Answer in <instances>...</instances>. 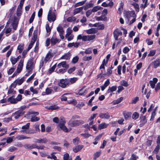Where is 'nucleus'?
<instances>
[{
  "label": "nucleus",
  "instance_id": "nucleus-9",
  "mask_svg": "<svg viewBox=\"0 0 160 160\" xmlns=\"http://www.w3.org/2000/svg\"><path fill=\"white\" fill-rule=\"evenodd\" d=\"M23 62L24 59H22L20 61L16 70L19 73L22 70L23 67Z\"/></svg>",
  "mask_w": 160,
  "mask_h": 160
},
{
  "label": "nucleus",
  "instance_id": "nucleus-62",
  "mask_svg": "<svg viewBox=\"0 0 160 160\" xmlns=\"http://www.w3.org/2000/svg\"><path fill=\"white\" fill-rule=\"evenodd\" d=\"M69 155L68 153H66L64 155V160H71V159H69Z\"/></svg>",
  "mask_w": 160,
  "mask_h": 160
},
{
  "label": "nucleus",
  "instance_id": "nucleus-10",
  "mask_svg": "<svg viewBox=\"0 0 160 160\" xmlns=\"http://www.w3.org/2000/svg\"><path fill=\"white\" fill-rule=\"evenodd\" d=\"M99 116L102 119H109L110 117V116L109 115L108 113H105L103 112L100 113L99 115Z\"/></svg>",
  "mask_w": 160,
  "mask_h": 160
},
{
  "label": "nucleus",
  "instance_id": "nucleus-58",
  "mask_svg": "<svg viewBox=\"0 0 160 160\" xmlns=\"http://www.w3.org/2000/svg\"><path fill=\"white\" fill-rule=\"evenodd\" d=\"M45 63V62L44 61V59L43 58H42V60H41L40 65H39V68H41L42 67Z\"/></svg>",
  "mask_w": 160,
  "mask_h": 160
},
{
  "label": "nucleus",
  "instance_id": "nucleus-44",
  "mask_svg": "<svg viewBox=\"0 0 160 160\" xmlns=\"http://www.w3.org/2000/svg\"><path fill=\"white\" fill-rule=\"evenodd\" d=\"M79 142V139L77 137L76 138L73 139V142L75 145H77L78 144Z\"/></svg>",
  "mask_w": 160,
  "mask_h": 160
},
{
  "label": "nucleus",
  "instance_id": "nucleus-36",
  "mask_svg": "<svg viewBox=\"0 0 160 160\" xmlns=\"http://www.w3.org/2000/svg\"><path fill=\"white\" fill-rule=\"evenodd\" d=\"M10 61L12 62V65H14L18 61L16 58H15L13 57H11L10 58Z\"/></svg>",
  "mask_w": 160,
  "mask_h": 160
},
{
  "label": "nucleus",
  "instance_id": "nucleus-57",
  "mask_svg": "<svg viewBox=\"0 0 160 160\" xmlns=\"http://www.w3.org/2000/svg\"><path fill=\"white\" fill-rule=\"evenodd\" d=\"M12 137H8L7 138L6 142L7 143H9L12 142L13 141Z\"/></svg>",
  "mask_w": 160,
  "mask_h": 160
},
{
  "label": "nucleus",
  "instance_id": "nucleus-24",
  "mask_svg": "<svg viewBox=\"0 0 160 160\" xmlns=\"http://www.w3.org/2000/svg\"><path fill=\"white\" fill-rule=\"evenodd\" d=\"M71 54L70 53L68 52L65 53L64 55L62 56L61 58V59H65L66 60L69 59L71 57Z\"/></svg>",
  "mask_w": 160,
  "mask_h": 160
},
{
  "label": "nucleus",
  "instance_id": "nucleus-32",
  "mask_svg": "<svg viewBox=\"0 0 160 160\" xmlns=\"http://www.w3.org/2000/svg\"><path fill=\"white\" fill-rule=\"evenodd\" d=\"M60 128L64 132H67L69 131L68 129L64 125H61L59 126Z\"/></svg>",
  "mask_w": 160,
  "mask_h": 160
},
{
  "label": "nucleus",
  "instance_id": "nucleus-42",
  "mask_svg": "<svg viewBox=\"0 0 160 160\" xmlns=\"http://www.w3.org/2000/svg\"><path fill=\"white\" fill-rule=\"evenodd\" d=\"M56 68V65H54L53 66H52L48 70V73L49 74H50L52 72L54 71L55 68Z\"/></svg>",
  "mask_w": 160,
  "mask_h": 160
},
{
  "label": "nucleus",
  "instance_id": "nucleus-20",
  "mask_svg": "<svg viewBox=\"0 0 160 160\" xmlns=\"http://www.w3.org/2000/svg\"><path fill=\"white\" fill-rule=\"evenodd\" d=\"M94 5L93 3H87L86 5L83 6L82 7L83 9L85 10H86L89 8H90L93 7Z\"/></svg>",
  "mask_w": 160,
  "mask_h": 160
},
{
  "label": "nucleus",
  "instance_id": "nucleus-26",
  "mask_svg": "<svg viewBox=\"0 0 160 160\" xmlns=\"http://www.w3.org/2000/svg\"><path fill=\"white\" fill-rule=\"evenodd\" d=\"M25 78L24 77H23L21 79H16L15 81L17 84L19 85H21L24 81Z\"/></svg>",
  "mask_w": 160,
  "mask_h": 160
},
{
  "label": "nucleus",
  "instance_id": "nucleus-7",
  "mask_svg": "<svg viewBox=\"0 0 160 160\" xmlns=\"http://www.w3.org/2000/svg\"><path fill=\"white\" fill-rule=\"evenodd\" d=\"M113 36L115 39L116 40L118 39V36H121L122 33V32L118 29H116L113 32Z\"/></svg>",
  "mask_w": 160,
  "mask_h": 160
},
{
  "label": "nucleus",
  "instance_id": "nucleus-46",
  "mask_svg": "<svg viewBox=\"0 0 160 160\" xmlns=\"http://www.w3.org/2000/svg\"><path fill=\"white\" fill-rule=\"evenodd\" d=\"M30 123H28L26 125L22 127V128L23 130H26L29 128Z\"/></svg>",
  "mask_w": 160,
  "mask_h": 160
},
{
  "label": "nucleus",
  "instance_id": "nucleus-45",
  "mask_svg": "<svg viewBox=\"0 0 160 160\" xmlns=\"http://www.w3.org/2000/svg\"><path fill=\"white\" fill-rule=\"evenodd\" d=\"M123 4L122 3H121L119 8L118 9V13L120 14L121 12V11L123 9Z\"/></svg>",
  "mask_w": 160,
  "mask_h": 160
},
{
  "label": "nucleus",
  "instance_id": "nucleus-22",
  "mask_svg": "<svg viewBox=\"0 0 160 160\" xmlns=\"http://www.w3.org/2000/svg\"><path fill=\"white\" fill-rule=\"evenodd\" d=\"M37 37V31H34L33 33V36L32 38L31 41L30 42V43L32 44L33 45L34 43L35 42L36 40Z\"/></svg>",
  "mask_w": 160,
  "mask_h": 160
},
{
  "label": "nucleus",
  "instance_id": "nucleus-28",
  "mask_svg": "<svg viewBox=\"0 0 160 160\" xmlns=\"http://www.w3.org/2000/svg\"><path fill=\"white\" fill-rule=\"evenodd\" d=\"M52 55L50 52H48L46 55L45 58L44 59L45 63H46L50 59Z\"/></svg>",
  "mask_w": 160,
  "mask_h": 160
},
{
  "label": "nucleus",
  "instance_id": "nucleus-60",
  "mask_svg": "<svg viewBox=\"0 0 160 160\" xmlns=\"http://www.w3.org/2000/svg\"><path fill=\"white\" fill-rule=\"evenodd\" d=\"M17 149V148L14 146H12L10 147L8 149V151L10 152H12Z\"/></svg>",
  "mask_w": 160,
  "mask_h": 160
},
{
  "label": "nucleus",
  "instance_id": "nucleus-50",
  "mask_svg": "<svg viewBox=\"0 0 160 160\" xmlns=\"http://www.w3.org/2000/svg\"><path fill=\"white\" fill-rule=\"evenodd\" d=\"M78 56H76L73 58L72 61V63H76L78 61Z\"/></svg>",
  "mask_w": 160,
  "mask_h": 160
},
{
  "label": "nucleus",
  "instance_id": "nucleus-31",
  "mask_svg": "<svg viewBox=\"0 0 160 160\" xmlns=\"http://www.w3.org/2000/svg\"><path fill=\"white\" fill-rule=\"evenodd\" d=\"M83 9L82 7L76 8L74 10V14H76L80 12Z\"/></svg>",
  "mask_w": 160,
  "mask_h": 160
},
{
  "label": "nucleus",
  "instance_id": "nucleus-41",
  "mask_svg": "<svg viewBox=\"0 0 160 160\" xmlns=\"http://www.w3.org/2000/svg\"><path fill=\"white\" fill-rule=\"evenodd\" d=\"M132 5L134 6L136 11L137 12H138L139 11V8L138 5V4L136 3H133L132 4Z\"/></svg>",
  "mask_w": 160,
  "mask_h": 160
},
{
  "label": "nucleus",
  "instance_id": "nucleus-49",
  "mask_svg": "<svg viewBox=\"0 0 160 160\" xmlns=\"http://www.w3.org/2000/svg\"><path fill=\"white\" fill-rule=\"evenodd\" d=\"M36 75V73H33L31 76L26 81L27 82H29L34 78Z\"/></svg>",
  "mask_w": 160,
  "mask_h": 160
},
{
  "label": "nucleus",
  "instance_id": "nucleus-1",
  "mask_svg": "<svg viewBox=\"0 0 160 160\" xmlns=\"http://www.w3.org/2000/svg\"><path fill=\"white\" fill-rule=\"evenodd\" d=\"M52 8L51 7L48 15V20L50 22H54L56 19V15L54 12H52Z\"/></svg>",
  "mask_w": 160,
  "mask_h": 160
},
{
  "label": "nucleus",
  "instance_id": "nucleus-8",
  "mask_svg": "<svg viewBox=\"0 0 160 160\" xmlns=\"http://www.w3.org/2000/svg\"><path fill=\"white\" fill-rule=\"evenodd\" d=\"M57 30L59 32V36L62 39H63L64 37L63 36V33L64 32V31L63 30L62 27L59 25L57 28Z\"/></svg>",
  "mask_w": 160,
  "mask_h": 160
},
{
  "label": "nucleus",
  "instance_id": "nucleus-29",
  "mask_svg": "<svg viewBox=\"0 0 160 160\" xmlns=\"http://www.w3.org/2000/svg\"><path fill=\"white\" fill-rule=\"evenodd\" d=\"M117 88L116 86H113L112 87H109L108 90V92L111 93L115 91Z\"/></svg>",
  "mask_w": 160,
  "mask_h": 160
},
{
  "label": "nucleus",
  "instance_id": "nucleus-61",
  "mask_svg": "<svg viewBox=\"0 0 160 160\" xmlns=\"http://www.w3.org/2000/svg\"><path fill=\"white\" fill-rule=\"evenodd\" d=\"M92 57L91 56L89 57L85 56L83 58V60L85 61H88L92 59Z\"/></svg>",
  "mask_w": 160,
  "mask_h": 160
},
{
  "label": "nucleus",
  "instance_id": "nucleus-39",
  "mask_svg": "<svg viewBox=\"0 0 160 160\" xmlns=\"http://www.w3.org/2000/svg\"><path fill=\"white\" fill-rule=\"evenodd\" d=\"M139 116V114L137 112H134L132 115V119L136 120L137 119Z\"/></svg>",
  "mask_w": 160,
  "mask_h": 160
},
{
  "label": "nucleus",
  "instance_id": "nucleus-23",
  "mask_svg": "<svg viewBox=\"0 0 160 160\" xmlns=\"http://www.w3.org/2000/svg\"><path fill=\"white\" fill-rule=\"evenodd\" d=\"M16 138L18 140H21L24 139L30 138L26 137L23 135H18Z\"/></svg>",
  "mask_w": 160,
  "mask_h": 160
},
{
  "label": "nucleus",
  "instance_id": "nucleus-51",
  "mask_svg": "<svg viewBox=\"0 0 160 160\" xmlns=\"http://www.w3.org/2000/svg\"><path fill=\"white\" fill-rule=\"evenodd\" d=\"M160 148V145L159 144H157V146L155 148L154 150L153 151V153H157L159 151Z\"/></svg>",
  "mask_w": 160,
  "mask_h": 160
},
{
  "label": "nucleus",
  "instance_id": "nucleus-63",
  "mask_svg": "<svg viewBox=\"0 0 160 160\" xmlns=\"http://www.w3.org/2000/svg\"><path fill=\"white\" fill-rule=\"evenodd\" d=\"M77 80V78H71L69 81V82L71 83H73L75 82Z\"/></svg>",
  "mask_w": 160,
  "mask_h": 160
},
{
  "label": "nucleus",
  "instance_id": "nucleus-16",
  "mask_svg": "<svg viewBox=\"0 0 160 160\" xmlns=\"http://www.w3.org/2000/svg\"><path fill=\"white\" fill-rule=\"evenodd\" d=\"M57 67L58 68H60L62 67L67 68H68V66L66 64V62L65 61H64L59 63Z\"/></svg>",
  "mask_w": 160,
  "mask_h": 160
},
{
  "label": "nucleus",
  "instance_id": "nucleus-11",
  "mask_svg": "<svg viewBox=\"0 0 160 160\" xmlns=\"http://www.w3.org/2000/svg\"><path fill=\"white\" fill-rule=\"evenodd\" d=\"M60 41V39L54 37H52L50 39L51 44L52 45H55Z\"/></svg>",
  "mask_w": 160,
  "mask_h": 160
},
{
  "label": "nucleus",
  "instance_id": "nucleus-47",
  "mask_svg": "<svg viewBox=\"0 0 160 160\" xmlns=\"http://www.w3.org/2000/svg\"><path fill=\"white\" fill-rule=\"evenodd\" d=\"M23 147L26 149H31V144H26L23 145Z\"/></svg>",
  "mask_w": 160,
  "mask_h": 160
},
{
  "label": "nucleus",
  "instance_id": "nucleus-48",
  "mask_svg": "<svg viewBox=\"0 0 160 160\" xmlns=\"http://www.w3.org/2000/svg\"><path fill=\"white\" fill-rule=\"evenodd\" d=\"M101 153V152H96L94 155V159H95L97 158H98L99 156Z\"/></svg>",
  "mask_w": 160,
  "mask_h": 160
},
{
  "label": "nucleus",
  "instance_id": "nucleus-52",
  "mask_svg": "<svg viewBox=\"0 0 160 160\" xmlns=\"http://www.w3.org/2000/svg\"><path fill=\"white\" fill-rule=\"evenodd\" d=\"M15 69V68H11L8 71V75L12 74L14 71Z\"/></svg>",
  "mask_w": 160,
  "mask_h": 160
},
{
  "label": "nucleus",
  "instance_id": "nucleus-54",
  "mask_svg": "<svg viewBox=\"0 0 160 160\" xmlns=\"http://www.w3.org/2000/svg\"><path fill=\"white\" fill-rule=\"evenodd\" d=\"M52 90L50 88H47L46 90V93L47 94H49L52 93Z\"/></svg>",
  "mask_w": 160,
  "mask_h": 160
},
{
  "label": "nucleus",
  "instance_id": "nucleus-13",
  "mask_svg": "<svg viewBox=\"0 0 160 160\" xmlns=\"http://www.w3.org/2000/svg\"><path fill=\"white\" fill-rule=\"evenodd\" d=\"M97 32V29L95 28H91L87 30L86 31L87 33L88 34H95Z\"/></svg>",
  "mask_w": 160,
  "mask_h": 160
},
{
  "label": "nucleus",
  "instance_id": "nucleus-5",
  "mask_svg": "<svg viewBox=\"0 0 160 160\" xmlns=\"http://www.w3.org/2000/svg\"><path fill=\"white\" fill-rule=\"evenodd\" d=\"M95 34L92 35H83V41L84 42L90 41L93 40L96 37Z\"/></svg>",
  "mask_w": 160,
  "mask_h": 160
},
{
  "label": "nucleus",
  "instance_id": "nucleus-30",
  "mask_svg": "<svg viewBox=\"0 0 160 160\" xmlns=\"http://www.w3.org/2000/svg\"><path fill=\"white\" fill-rule=\"evenodd\" d=\"M123 100V98L121 97L116 100L113 101L112 103L113 105H115L120 103Z\"/></svg>",
  "mask_w": 160,
  "mask_h": 160
},
{
  "label": "nucleus",
  "instance_id": "nucleus-6",
  "mask_svg": "<svg viewBox=\"0 0 160 160\" xmlns=\"http://www.w3.org/2000/svg\"><path fill=\"white\" fill-rule=\"evenodd\" d=\"M24 113V111H22L21 110H19L18 111L13 113L12 114V116H14V118L15 119H18Z\"/></svg>",
  "mask_w": 160,
  "mask_h": 160
},
{
  "label": "nucleus",
  "instance_id": "nucleus-40",
  "mask_svg": "<svg viewBox=\"0 0 160 160\" xmlns=\"http://www.w3.org/2000/svg\"><path fill=\"white\" fill-rule=\"evenodd\" d=\"M39 120V118L36 116H32L31 121L32 122H36Z\"/></svg>",
  "mask_w": 160,
  "mask_h": 160
},
{
  "label": "nucleus",
  "instance_id": "nucleus-14",
  "mask_svg": "<svg viewBox=\"0 0 160 160\" xmlns=\"http://www.w3.org/2000/svg\"><path fill=\"white\" fill-rule=\"evenodd\" d=\"M141 121L140 125L141 127L143 126L147 122L145 116H141L140 117Z\"/></svg>",
  "mask_w": 160,
  "mask_h": 160
},
{
  "label": "nucleus",
  "instance_id": "nucleus-12",
  "mask_svg": "<svg viewBox=\"0 0 160 160\" xmlns=\"http://www.w3.org/2000/svg\"><path fill=\"white\" fill-rule=\"evenodd\" d=\"M152 65L154 68H156L160 66V60L158 58L152 62Z\"/></svg>",
  "mask_w": 160,
  "mask_h": 160
},
{
  "label": "nucleus",
  "instance_id": "nucleus-19",
  "mask_svg": "<svg viewBox=\"0 0 160 160\" xmlns=\"http://www.w3.org/2000/svg\"><path fill=\"white\" fill-rule=\"evenodd\" d=\"M7 101L10 102L11 103L15 104L17 103L15 98H14V96H11L7 99Z\"/></svg>",
  "mask_w": 160,
  "mask_h": 160
},
{
  "label": "nucleus",
  "instance_id": "nucleus-59",
  "mask_svg": "<svg viewBox=\"0 0 160 160\" xmlns=\"http://www.w3.org/2000/svg\"><path fill=\"white\" fill-rule=\"evenodd\" d=\"M31 91L34 94H37L38 93V91L35 89H34L32 87H31L30 88Z\"/></svg>",
  "mask_w": 160,
  "mask_h": 160
},
{
  "label": "nucleus",
  "instance_id": "nucleus-4",
  "mask_svg": "<svg viewBox=\"0 0 160 160\" xmlns=\"http://www.w3.org/2000/svg\"><path fill=\"white\" fill-rule=\"evenodd\" d=\"M69 81L67 79H62L60 80V82L58 83V85L59 86L64 88L68 86L69 84Z\"/></svg>",
  "mask_w": 160,
  "mask_h": 160
},
{
  "label": "nucleus",
  "instance_id": "nucleus-33",
  "mask_svg": "<svg viewBox=\"0 0 160 160\" xmlns=\"http://www.w3.org/2000/svg\"><path fill=\"white\" fill-rule=\"evenodd\" d=\"M66 122L65 121V118L63 117H60V120H59V126H61V125H64Z\"/></svg>",
  "mask_w": 160,
  "mask_h": 160
},
{
  "label": "nucleus",
  "instance_id": "nucleus-25",
  "mask_svg": "<svg viewBox=\"0 0 160 160\" xmlns=\"http://www.w3.org/2000/svg\"><path fill=\"white\" fill-rule=\"evenodd\" d=\"M108 125V124H107L105 123H102L99 124L98 126V129L100 130L106 128Z\"/></svg>",
  "mask_w": 160,
  "mask_h": 160
},
{
  "label": "nucleus",
  "instance_id": "nucleus-35",
  "mask_svg": "<svg viewBox=\"0 0 160 160\" xmlns=\"http://www.w3.org/2000/svg\"><path fill=\"white\" fill-rule=\"evenodd\" d=\"M102 8L100 6H97L94 7L91 10L93 12H94L100 10Z\"/></svg>",
  "mask_w": 160,
  "mask_h": 160
},
{
  "label": "nucleus",
  "instance_id": "nucleus-27",
  "mask_svg": "<svg viewBox=\"0 0 160 160\" xmlns=\"http://www.w3.org/2000/svg\"><path fill=\"white\" fill-rule=\"evenodd\" d=\"M87 93V89L83 87L79 91L78 93L79 95H82Z\"/></svg>",
  "mask_w": 160,
  "mask_h": 160
},
{
  "label": "nucleus",
  "instance_id": "nucleus-55",
  "mask_svg": "<svg viewBox=\"0 0 160 160\" xmlns=\"http://www.w3.org/2000/svg\"><path fill=\"white\" fill-rule=\"evenodd\" d=\"M24 1H20L19 5L18 6L17 9H22V6Z\"/></svg>",
  "mask_w": 160,
  "mask_h": 160
},
{
  "label": "nucleus",
  "instance_id": "nucleus-56",
  "mask_svg": "<svg viewBox=\"0 0 160 160\" xmlns=\"http://www.w3.org/2000/svg\"><path fill=\"white\" fill-rule=\"evenodd\" d=\"M17 102L20 101L22 99V95L21 94H19L15 98Z\"/></svg>",
  "mask_w": 160,
  "mask_h": 160
},
{
  "label": "nucleus",
  "instance_id": "nucleus-17",
  "mask_svg": "<svg viewBox=\"0 0 160 160\" xmlns=\"http://www.w3.org/2000/svg\"><path fill=\"white\" fill-rule=\"evenodd\" d=\"M158 79L156 78H154L153 79V80L150 81L149 82V83L151 87L152 88H155V85L157 82Z\"/></svg>",
  "mask_w": 160,
  "mask_h": 160
},
{
  "label": "nucleus",
  "instance_id": "nucleus-53",
  "mask_svg": "<svg viewBox=\"0 0 160 160\" xmlns=\"http://www.w3.org/2000/svg\"><path fill=\"white\" fill-rule=\"evenodd\" d=\"M68 93H65L63 94L61 97V101H66L67 100V98L65 96V95H67Z\"/></svg>",
  "mask_w": 160,
  "mask_h": 160
},
{
  "label": "nucleus",
  "instance_id": "nucleus-43",
  "mask_svg": "<svg viewBox=\"0 0 160 160\" xmlns=\"http://www.w3.org/2000/svg\"><path fill=\"white\" fill-rule=\"evenodd\" d=\"M35 12H34L32 14L31 18H30L29 22L30 23H31L33 21V20L35 16Z\"/></svg>",
  "mask_w": 160,
  "mask_h": 160
},
{
  "label": "nucleus",
  "instance_id": "nucleus-38",
  "mask_svg": "<svg viewBox=\"0 0 160 160\" xmlns=\"http://www.w3.org/2000/svg\"><path fill=\"white\" fill-rule=\"evenodd\" d=\"M23 44H20L18 45V50H19V53H21L22 52L23 49Z\"/></svg>",
  "mask_w": 160,
  "mask_h": 160
},
{
  "label": "nucleus",
  "instance_id": "nucleus-2",
  "mask_svg": "<svg viewBox=\"0 0 160 160\" xmlns=\"http://www.w3.org/2000/svg\"><path fill=\"white\" fill-rule=\"evenodd\" d=\"M84 123V121L82 120L73 121L71 120L68 122V124L71 127H75L80 125Z\"/></svg>",
  "mask_w": 160,
  "mask_h": 160
},
{
  "label": "nucleus",
  "instance_id": "nucleus-15",
  "mask_svg": "<svg viewBox=\"0 0 160 160\" xmlns=\"http://www.w3.org/2000/svg\"><path fill=\"white\" fill-rule=\"evenodd\" d=\"M83 147V145H79L74 147L73 148V150L74 152L76 153L81 150Z\"/></svg>",
  "mask_w": 160,
  "mask_h": 160
},
{
  "label": "nucleus",
  "instance_id": "nucleus-18",
  "mask_svg": "<svg viewBox=\"0 0 160 160\" xmlns=\"http://www.w3.org/2000/svg\"><path fill=\"white\" fill-rule=\"evenodd\" d=\"M48 141V140L46 138H39L36 139L35 142L39 143H46Z\"/></svg>",
  "mask_w": 160,
  "mask_h": 160
},
{
  "label": "nucleus",
  "instance_id": "nucleus-37",
  "mask_svg": "<svg viewBox=\"0 0 160 160\" xmlns=\"http://www.w3.org/2000/svg\"><path fill=\"white\" fill-rule=\"evenodd\" d=\"M45 27L47 33L48 34V35H49L50 33L51 28L49 27V24L48 23L46 25Z\"/></svg>",
  "mask_w": 160,
  "mask_h": 160
},
{
  "label": "nucleus",
  "instance_id": "nucleus-3",
  "mask_svg": "<svg viewBox=\"0 0 160 160\" xmlns=\"http://www.w3.org/2000/svg\"><path fill=\"white\" fill-rule=\"evenodd\" d=\"M34 67V64L33 60L30 59L28 60L26 67L27 70L32 71Z\"/></svg>",
  "mask_w": 160,
  "mask_h": 160
},
{
  "label": "nucleus",
  "instance_id": "nucleus-34",
  "mask_svg": "<svg viewBox=\"0 0 160 160\" xmlns=\"http://www.w3.org/2000/svg\"><path fill=\"white\" fill-rule=\"evenodd\" d=\"M86 1V0H85L81 2H77L75 4L74 7H77L79 6L83 5L85 3Z\"/></svg>",
  "mask_w": 160,
  "mask_h": 160
},
{
  "label": "nucleus",
  "instance_id": "nucleus-21",
  "mask_svg": "<svg viewBox=\"0 0 160 160\" xmlns=\"http://www.w3.org/2000/svg\"><path fill=\"white\" fill-rule=\"evenodd\" d=\"M123 114L124 115L125 119L126 120H127L130 118L131 115V113L129 112H127L126 111L123 112Z\"/></svg>",
  "mask_w": 160,
  "mask_h": 160
},
{
  "label": "nucleus",
  "instance_id": "nucleus-64",
  "mask_svg": "<svg viewBox=\"0 0 160 160\" xmlns=\"http://www.w3.org/2000/svg\"><path fill=\"white\" fill-rule=\"evenodd\" d=\"M129 13V14L131 17H132L134 18H135L136 17V14L135 12L134 11H131L129 12H128V14Z\"/></svg>",
  "mask_w": 160,
  "mask_h": 160
}]
</instances>
